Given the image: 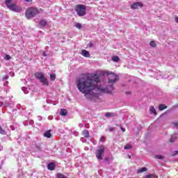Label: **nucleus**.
Returning <instances> with one entry per match:
<instances>
[{"mask_svg": "<svg viewBox=\"0 0 178 178\" xmlns=\"http://www.w3.org/2000/svg\"><path fill=\"white\" fill-rule=\"evenodd\" d=\"M143 4L141 2H136L134 3L131 6V9H138V8H143Z\"/></svg>", "mask_w": 178, "mask_h": 178, "instance_id": "nucleus-7", "label": "nucleus"}, {"mask_svg": "<svg viewBox=\"0 0 178 178\" xmlns=\"http://www.w3.org/2000/svg\"><path fill=\"white\" fill-rule=\"evenodd\" d=\"M175 20L176 23H178V17H175Z\"/></svg>", "mask_w": 178, "mask_h": 178, "instance_id": "nucleus-38", "label": "nucleus"}, {"mask_svg": "<svg viewBox=\"0 0 178 178\" xmlns=\"http://www.w3.org/2000/svg\"><path fill=\"white\" fill-rule=\"evenodd\" d=\"M143 172H147V168L144 167L138 170V173H143Z\"/></svg>", "mask_w": 178, "mask_h": 178, "instance_id": "nucleus-18", "label": "nucleus"}, {"mask_svg": "<svg viewBox=\"0 0 178 178\" xmlns=\"http://www.w3.org/2000/svg\"><path fill=\"white\" fill-rule=\"evenodd\" d=\"M22 90L24 92V94H29V90H27V88L23 87L22 88Z\"/></svg>", "mask_w": 178, "mask_h": 178, "instance_id": "nucleus-22", "label": "nucleus"}, {"mask_svg": "<svg viewBox=\"0 0 178 178\" xmlns=\"http://www.w3.org/2000/svg\"><path fill=\"white\" fill-rule=\"evenodd\" d=\"M150 113H153V115H156V110H155V108L154 106L150 107Z\"/></svg>", "mask_w": 178, "mask_h": 178, "instance_id": "nucleus-17", "label": "nucleus"}, {"mask_svg": "<svg viewBox=\"0 0 178 178\" xmlns=\"http://www.w3.org/2000/svg\"><path fill=\"white\" fill-rule=\"evenodd\" d=\"M105 116L106 118H115L118 116V114L116 113H106Z\"/></svg>", "mask_w": 178, "mask_h": 178, "instance_id": "nucleus-8", "label": "nucleus"}, {"mask_svg": "<svg viewBox=\"0 0 178 178\" xmlns=\"http://www.w3.org/2000/svg\"><path fill=\"white\" fill-rule=\"evenodd\" d=\"M104 140H105V138L104 137L100 138V141L101 142H104Z\"/></svg>", "mask_w": 178, "mask_h": 178, "instance_id": "nucleus-40", "label": "nucleus"}, {"mask_svg": "<svg viewBox=\"0 0 178 178\" xmlns=\"http://www.w3.org/2000/svg\"><path fill=\"white\" fill-rule=\"evenodd\" d=\"M0 169H1V165H0Z\"/></svg>", "mask_w": 178, "mask_h": 178, "instance_id": "nucleus-47", "label": "nucleus"}, {"mask_svg": "<svg viewBox=\"0 0 178 178\" xmlns=\"http://www.w3.org/2000/svg\"><path fill=\"white\" fill-rule=\"evenodd\" d=\"M47 169L49 170H54L55 169V163H50L47 165Z\"/></svg>", "mask_w": 178, "mask_h": 178, "instance_id": "nucleus-11", "label": "nucleus"}, {"mask_svg": "<svg viewBox=\"0 0 178 178\" xmlns=\"http://www.w3.org/2000/svg\"><path fill=\"white\" fill-rule=\"evenodd\" d=\"M55 79H56V75L55 74H50V79L52 81H55Z\"/></svg>", "mask_w": 178, "mask_h": 178, "instance_id": "nucleus-20", "label": "nucleus"}, {"mask_svg": "<svg viewBox=\"0 0 178 178\" xmlns=\"http://www.w3.org/2000/svg\"><path fill=\"white\" fill-rule=\"evenodd\" d=\"M44 136L47 137V138H51V137L52 136V135L51 134V131H47L44 134Z\"/></svg>", "mask_w": 178, "mask_h": 178, "instance_id": "nucleus-14", "label": "nucleus"}, {"mask_svg": "<svg viewBox=\"0 0 178 178\" xmlns=\"http://www.w3.org/2000/svg\"><path fill=\"white\" fill-rule=\"evenodd\" d=\"M48 119H49V120H51V119H53V118L52 117H49Z\"/></svg>", "mask_w": 178, "mask_h": 178, "instance_id": "nucleus-43", "label": "nucleus"}, {"mask_svg": "<svg viewBox=\"0 0 178 178\" xmlns=\"http://www.w3.org/2000/svg\"><path fill=\"white\" fill-rule=\"evenodd\" d=\"M132 146L131 145H127L124 146V149H131Z\"/></svg>", "mask_w": 178, "mask_h": 178, "instance_id": "nucleus-26", "label": "nucleus"}, {"mask_svg": "<svg viewBox=\"0 0 178 178\" xmlns=\"http://www.w3.org/2000/svg\"><path fill=\"white\" fill-rule=\"evenodd\" d=\"M43 56H47L45 52L43 53Z\"/></svg>", "mask_w": 178, "mask_h": 178, "instance_id": "nucleus-45", "label": "nucleus"}, {"mask_svg": "<svg viewBox=\"0 0 178 178\" xmlns=\"http://www.w3.org/2000/svg\"><path fill=\"white\" fill-rule=\"evenodd\" d=\"M166 108H168V106H166L165 104H161L159 106V111H163V109H166Z\"/></svg>", "mask_w": 178, "mask_h": 178, "instance_id": "nucleus-16", "label": "nucleus"}, {"mask_svg": "<svg viewBox=\"0 0 178 178\" xmlns=\"http://www.w3.org/2000/svg\"><path fill=\"white\" fill-rule=\"evenodd\" d=\"M6 60H9V59H10V56L9 55H6L5 58Z\"/></svg>", "mask_w": 178, "mask_h": 178, "instance_id": "nucleus-30", "label": "nucleus"}, {"mask_svg": "<svg viewBox=\"0 0 178 178\" xmlns=\"http://www.w3.org/2000/svg\"><path fill=\"white\" fill-rule=\"evenodd\" d=\"M105 153V146H99L96 151V157L98 161H102V156Z\"/></svg>", "mask_w": 178, "mask_h": 178, "instance_id": "nucleus-5", "label": "nucleus"}, {"mask_svg": "<svg viewBox=\"0 0 178 178\" xmlns=\"http://www.w3.org/2000/svg\"><path fill=\"white\" fill-rule=\"evenodd\" d=\"M145 178H155V176H154V175H146Z\"/></svg>", "mask_w": 178, "mask_h": 178, "instance_id": "nucleus-28", "label": "nucleus"}, {"mask_svg": "<svg viewBox=\"0 0 178 178\" xmlns=\"http://www.w3.org/2000/svg\"><path fill=\"white\" fill-rule=\"evenodd\" d=\"M38 120H42V117H41V116H38Z\"/></svg>", "mask_w": 178, "mask_h": 178, "instance_id": "nucleus-39", "label": "nucleus"}, {"mask_svg": "<svg viewBox=\"0 0 178 178\" xmlns=\"http://www.w3.org/2000/svg\"><path fill=\"white\" fill-rule=\"evenodd\" d=\"M174 126L178 129V122H173Z\"/></svg>", "mask_w": 178, "mask_h": 178, "instance_id": "nucleus-32", "label": "nucleus"}, {"mask_svg": "<svg viewBox=\"0 0 178 178\" xmlns=\"http://www.w3.org/2000/svg\"><path fill=\"white\" fill-rule=\"evenodd\" d=\"M47 20L45 19H41L39 22V25L40 26V27H45V26H47Z\"/></svg>", "mask_w": 178, "mask_h": 178, "instance_id": "nucleus-10", "label": "nucleus"}, {"mask_svg": "<svg viewBox=\"0 0 178 178\" xmlns=\"http://www.w3.org/2000/svg\"><path fill=\"white\" fill-rule=\"evenodd\" d=\"M9 79V76L6 75L4 77H3V80H8Z\"/></svg>", "mask_w": 178, "mask_h": 178, "instance_id": "nucleus-33", "label": "nucleus"}, {"mask_svg": "<svg viewBox=\"0 0 178 178\" xmlns=\"http://www.w3.org/2000/svg\"><path fill=\"white\" fill-rule=\"evenodd\" d=\"M0 134H3V135L6 134V132L5 131V130H3V129L1 127V125H0Z\"/></svg>", "mask_w": 178, "mask_h": 178, "instance_id": "nucleus-25", "label": "nucleus"}, {"mask_svg": "<svg viewBox=\"0 0 178 178\" xmlns=\"http://www.w3.org/2000/svg\"><path fill=\"white\" fill-rule=\"evenodd\" d=\"M38 13H40L38 9L31 7L26 10L25 15L27 19H33V17H35Z\"/></svg>", "mask_w": 178, "mask_h": 178, "instance_id": "nucleus-2", "label": "nucleus"}, {"mask_svg": "<svg viewBox=\"0 0 178 178\" xmlns=\"http://www.w3.org/2000/svg\"><path fill=\"white\" fill-rule=\"evenodd\" d=\"M60 116H66L67 115V111L65 108H62L60 111Z\"/></svg>", "mask_w": 178, "mask_h": 178, "instance_id": "nucleus-13", "label": "nucleus"}, {"mask_svg": "<svg viewBox=\"0 0 178 178\" xmlns=\"http://www.w3.org/2000/svg\"><path fill=\"white\" fill-rule=\"evenodd\" d=\"M126 94H130V92H126Z\"/></svg>", "mask_w": 178, "mask_h": 178, "instance_id": "nucleus-46", "label": "nucleus"}, {"mask_svg": "<svg viewBox=\"0 0 178 178\" xmlns=\"http://www.w3.org/2000/svg\"><path fill=\"white\" fill-rule=\"evenodd\" d=\"M83 136L85 138H88V137H90V132H88V130L85 129L83 131Z\"/></svg>", "mask_w": 178, "mask_h": 178, "instance_id": "nucleus-12", "label": "nucleus"}, {"mask_svg": "<svg viewBox=\"0 0 178 178\" xmlns=\"http://www.w3.org/2000/svg\"><path fill=\"white\" fill-rule=\"evenodd\" d=\"M35 77L40 80V83H42L44 86H49L48 79L44 76V73L42 72H36L35 73Z\"/></svg>", "mask_w": 178, "mask_h": 178, "instance_id": "nucleus-3", "label": "nucleus"}, {"mask_svg": "<svg viewBox=\"0 0 178 178\" xmlns=\"http://www.w3.org/2000/svg\"><path fill=\"white\" fill-rule=\"evenodd\" d=\"M120 129H121L122 131H123V133H124V131H126V129H124V128H123L122 127H120Z\"/></svg>", "mask_w": 178, "mask_h": 178, "instance_id": "nucleus-37", "label": "nucleus"}, {"mask_svg": "<svg viewBox=\"0 0 178 178\" xmlns=\"http://www.w3.org/2000/svg\"><path fill=\"white\" fill-rule=\"evenodd\" d=\"M33 0H24L25 2H31Z\"/></svg>", "mask_w": 178, "mask_h": 178, "instance_id": "nucleus-41", "label": "nucleus"}, {"mask_svg": "<svg viewBox=\"0 0 178 178\" xmlns=\"http://www.w3.org/2000/svg\"><path fill=\"white\" fill-rule=\"evenodd\" d=\"M154 158H156V159H163V157L162 155H155Z\"/></svg>", "mask_w": 178, "mask_h": 178, "instance_id": "nucleus-24", "label": "nucleus"}, {"mask_svg": "<svg viewBox=\"0 0 178 178\" xmlns=\"http://www.w3.org/2000/svg\"><path fill=\"white\" fill-rule=\"evenodd\" d=\"M111 59L113 62H119L120 60L119 56H113Z\"/></svg>", "mask_w": 178, "mask_h": 178, "instance_id": "nucleus-21", "label": "nucleus"}, {"mask_svg": "<svg viewBox=\"0 0 178 178\" xmlns=\"http://www.w3.org/2000/svg\"><path fill=\"white\" fill-rule=\"evenodd\" d=\"M10 75L11 77H13L15 76V72H10Z\"/></svg>", "mask_w": 178, "mask_h": 178, "instance_id": "nucleus-36", "label": "nucleus"}, {"mask_svg": "<svg viewBox=\"0 0 178 178\" xmlns=\"http://www.w3.org/2000/svg\"><path fill=\"white\" fill-rule=\"evenodd\" d=\"M178 151H175L172 154V156H175V155H177Z\"/></svg>", "mask_w": 178, "mask_h": 178, "instance_id": "nucleus-35", "label": "nucleus"}, {"mask_svg": "<svg viewBox=\"0 0 178 178\" xmlns=\"http://www.w3.org/2000/svg\"><path fill=\"white\" fill-rule=\"evenodd\" d=\"M149 44L151 47H156V44L154 41L150 42Z\"/></svg>", "mask_w": 178, "mask_h": 178, "instance_id": "nucleus-29", "label": "nucleus"}, {"mask_svg": "<svg viewBox=\"0 0 178 178\" xmlns=\"http://www.w3.org/2000/svg\"><path fill=\"white\" fill-rule=\"evenodd\" d=\"M109 131H114L115 127H111L108 129Z\"/></svg>", "mask_w": 178, "mask_h": 178, "instance_id": "nucleus-34", "label": "nucleus"}, {"mask_svg": "<svg viewBox=\"0 0 178 178\" xmlns=\"http://www.w3.org/2000/svg\"><path fill=\"white\" fill-rule=\"evenodd\" d=\"M75 27H76V29H81V27H82L81 24H80V23H76V24H75Z\"/></svg>", "mask_w": 178, "mask_h": 178, "instance_id": "nucleus-27", "label": "nucleus"}, {"mask_svg": "<svg viewBox=\"0 0 178 178\" xmlns=\"http://www.w3.org/2000/svg\"><path fill=\"white\" fill-rule=\"evenodd\" d=\"M5 3L10 10H13V12H17L19 10V7L16 4L12 3L11 0H6Z\"/></svg>", "mask_w": 178, "mask_h": 178, "instance_id": "nucleus-6", "label": "nucleus"}, {"mask_svg": "<svg viewBox=\"0 0 178 178\" xmlns=\"http://www.w3.org/2000/svg\"><path fill=\"white\" fill-rule=\"evenodd\" d=\"M3 149V147L0 145V151H2Z\"/></svg>", "mask_w": 178, "mask_h": 178, "instance_id": "nucleus-42", "label": "nucleus"}, {"mask_svg": "<svg viewBox=\"0 0 178 178\" xmlns=\"http://www.w3.org/2000/svg\"><path fill=\"white\" fill-rule=\"evenodd\" d=\"M56 176H57V178H67V177H65V175H62L60 173H58L56 175Z\"/></svg>", "mask_w": 178, "mask_h": 178, "instance_id": "nucleus-23", "label": "nucleus"}, {"mask_svg": "<svg viewBox=\"0 0 178 178\" xmlns=\"http://www.w3.org/2000/svg\"><path fill=\"white\" fill-rule=\"evenodd\" d=\"M88 47L89 48H92V47H94V44H92V42H90V43H89V44H88Z\"/></svg>", "mask_w": 178, "mask_h": 178, "instance_id": "nucleus-31", "label": "nucleus"}, {"mask_svg": "<svg viewBox=\"0 0 178 178\" xmlns=\"http://www.w3.org/2000/svg\"><path fill=\"white\" fill-rule=\"evenodd\" d=\"M29 124H30L31 126H33V124H34V121H33V120H29V121H26V122H24V125H25V126H29Z\"/></svg>", "mask_w": 178, "mask_h": 178, "instance_id": "nucleus-15", "label": "nucleus"}, {"mask_svg": "<svg viewBox=\"0 0 178 178\" xmlns=\"http://www.w3.org/2000/svg\"><path fill=\"white\" fill-rule=\"evenodd\" d=\"M104 76H108V86H106L104 82L99 81V76L95 75L92 76H83L76 81V86L84 97L88 101L92 102H101L102 92H112L113 91V84L119 80V76L106 71L103 72Z\"/></svg>", "mask_w": 178, "mask_h": 178, "instance_id": "nucleus-1", "label": "nucleus"}, {"mask_svg": "<svg viewBox=\"0 0 178 178\" xmlns=\"http://www.w3.org/2000/svg\"><path fill=\"white\" fill-rule=\"evenodd\" d=\"M81 55H83V56H85V58H90V52H88V51L87 50H82Z\"/></svg>", "mask_w": 178, "mask_h": 178, "instance_id": "nucleus-9", "label": "nucleus"}, {"mask_svg": "<svg viewBox=\"0 0 178 178\" xmlns=\"http://www.w3.org/2000/svg\"><path fill=\"white\" fill-rule=\"evenodd\" d=\"M3 105V103L0 102V106H2Z\"/></svg>", "mask_w": 178, "mask_h": 178, "instance_id": "nucleus-44", "label": "nucleus"}, {"mask_svg": "<svg viewBox=\"0 0 178 178\" xmlns=\"http://www.w3.org/2000/svg\"><path fill=\"white\" fill-rule=\"evenodd\" d=\"M177 135H172V136H171V138L170 139V143H173V141H175V140H176V138H177Z\"/></svg>", "mask_w": 178, "mask_h": 178, "instance_id": "nucleus-19", "label": "nucleus"}, {"mask_svg": "<svg viewBox=\"0 0 178 178\" xmlns=\"http://www.w3.org/2000/svg\"><path fill=\"white\" fill-rule=\"evenodd\" d=\"M76 12L78 15V16H86V8L84 5H77L76 7Z\"/></svg>", "mask_w": 178, "mask_h": 178, "instance_id": "nucleus-4", "label": "nucleus"}]
</instances>
